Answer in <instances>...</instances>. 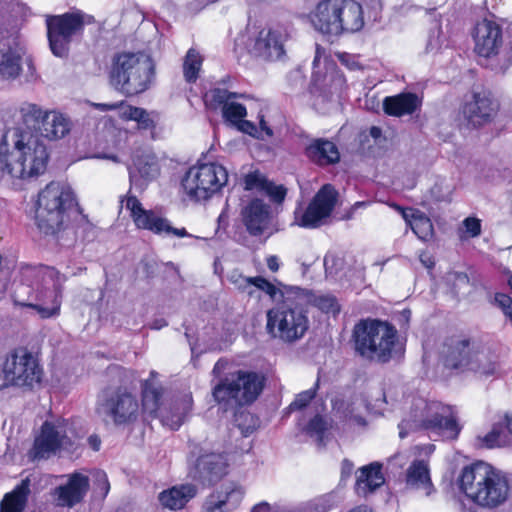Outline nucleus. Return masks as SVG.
Returning <instances> with one entry per match:
<instances>
[{"instance_id":"a211bd4d","label":"nucleus","mask_w":512,"mask_h":512,"mask_svg":"<svg viewBox=\"0 0 512 512\" xmlns=\"http://www.w3.org/2000/svg\"><path fill=\"white\" fill-rule=\"evenodd\" d=\"M83 19L78 13H67L47 19V33L52 53L63 57L68 52L74 34L82 29Z\"/></svg>"},{"instance_id":"b1692460","label":"nucleus","mask_w":512,"mask_h":512,"mask_svg":"<svg viewBox=\"0 0 512 512\" xmlns=\"http://www.w3.org/2000/svg\"><path fill=\"white\" fill-rule=\"evenodd\" d=\"M89 486V477L87 475L80 472L68 475L67 483L54 490L53 495L57 505L67 508L73 507L82 501L89 490Z\"/></svg>"},{"instance_id":"2eb2a0df","label":"nucleus","mask_w":512,"mask_h":512,"mask_svg":"<svg viewBox=\"0 0 512 512\" xmlns=\"http://www.w3.org/2000/svg\"><path fill=\"white\" fill-rule=\"evenodd\" d=\"M73 444V431L67 420L58 418L53 421H45L39 435L34 440L29 458L32 460L48 459L61 451L70 450Z\"/></svg>"},{"instance_id":"e433bc0d","label":"nucleus","mask_w":512,"mask_h":512,"mask_svg":"<svg viewBox=\"0 0 512 512\" xmlns=\"http://www.w3.org/2000/svg\"><path fill=\"white\" fill-rule=\"evenodd\" d=\"M30 495V479H23L12 491L6 493L0 502V512H23Z\"/></svg>"},{"instance_id":"680f3d73","label":"nucleus","mask_w":512,"mask_h":512,"mask_svg":"<svg viewBox=\"0 0 512 512\" xmlns=\"http://www.w3.org/2000/svg\"><path fill=\"white\" fill-rule=\"evenodd\" d=\"M88 441L93 450L98 451L100 449L101 441L97 436H95V435L90 436Z\"/></svg>"},{"instance_id":"dca6fc26","label":"nucleus","mask_w":512,"mask_h":512,"mask_svg":"<svg viewBox=\"0 0 512 512\" xmlns=\"http://www.w3.org/2000/svg\"><path fill=\"white\" fill-rule=\"evenodd\" d=\"M122 205L138 229L148 230L160 236L192 237L185 228H174L170 221L153 210L143 208L137 197L127 195L121 200Z\"/></svg>"},{"instance_id":"4be33fe9","label":"nucleus","mask_w":512,"mask_h":512,"mask_svg":"<svg viewBox=\"0 0 512 512\" xmlns=\"http://www.w3.org/2000/svg\"><path fill=\"white\" fill-rule=\"evenodd\" d=\"M340 0H320L307 15L311 26L319 33L338 37V4Z\"/></svg>"},{"instance_id":"2f4dec72","label":"nucleus","mask_w":512,"mask_h":512,"mask_svg":"<svg viewBox=\"0 0 512 512\" xmlns=\"http://www.w3.org/2000/svg\"><path fill=\"white\" fill-rule=\"evenodd\" d=\"M421 105V100L413 93H401L388 96L383 100V109L390 116L401 117L414 113Z\"/></svg>"},{"instance_id":"a18cd8bd","label":"nucleus","mask_w":512,"mask_h":512,"mask_svg":"<svg viewBox=\"0 0 512 512\" xmlns=\"http://www.w3.org/2000/svg\"><path fill=\"white\" fill-rule=\"evenodd\" d=\"M479 439L481 440L482 444L487 448L498 447L504 443L502 434L496 427H493V429L489 433H487L483 438Z\"/></svg>"},{"instance_id":"de8ad7c7","label":"nucleus","mask_w":512,"mask_h":512,"mask_svg":"<svg viewBox=\"0 0 512 512\" xmlns=\"http://www.w3.org/2000/svg\"><path fill=\"white\" fill-rule=\"evenodd\" d=\"M495 303L502 310L506 318L512 323V299L506 294L495 295Z\"/></svg>"},{"instance_id":"e2e57ef3","label":"nucleus","mask_w":512,"mask_h":512,"mask_svg":"<svg viewBox=\"0 0 512 512\" xmlns=\"http://www.w3.org/2000/svg\"><path fill=\"white\" fill-rule=\"evenodd\" d=\"M370 135L375 139L379 138L381 136V129L378 127H372L370 129Z\"/></svg>"},{"instance_id":"a878e982","label":"nucleus","mask_w":512,"mask_h":512,"mask_svg":"<svg viewBox=\"0 0 512 512\" xmlns=\"http://www.w3.org/2000/svg\"><path fill=\"white\" fill-rule=\"evenodd\" d=\"M496 111V105L485 93H475L463 106L462 114L469 124L480 126L490 121Z\"/></svg>"},{"instance_id":"bf43d9fd","label":"nucleus","mask_w":512,"mask_h":512,"mask_svg":"<svg viewBox=\"0 0 512 512\" xmlns=\"http://www.w3.org/2000/svg\"><path fill=\"white\" fill-rule=\"evenodd\" d=\"M227 362L224 360H218L213 368V374L218 376L225 370Z\"/></svg>"},{"instance_id":"412c9836","label":"nucleus","mask_w":512,"mask_h":512,"mask_svg":"<svg viewBox=\"0 0 512 512\" xmlns=\"http://www.w3.org/2000/svg\"><path fill=\"white\" fill-rule=\"evenodd\" d=\"M238 455V452H206L201 449L195 462L194 477L208 481L218 480L228 473L230 464L236 460Z\"/></svg>"},{"instance_id":"a19ab883","label":"nucleus","mask_w":512,"mask_h":512,"mask_svg":"<svg viewBox=\"0 0 512 512\" xmlns=\"http://www.w3.org/2000/svg\"><path fill=\"white\" fill-rule=\"evenodd\" d=\"M310 301L314 306L327 314L336 315L340 311L337 299L332 295L315 294L312 296Z\"/></svg>"},{"instance_id":"7c9ffc66","label":"nucleus","mask_w":512,"mask_h":512,"mask_svg":"<svg viewBox=\"0 0 512 512\" xmlns=\"http://www.w3.org/2000/svg\"><path fill=\"white\" fill-rule=\"evenodd\" d=\"M197 494V488L193 484H181L163 490L159 493L158 500L161 505L169 510H181Z\"/></svg>"},{"instance_id":"f3484780","label":"nucleus","mask_w":512,"mask_h":512,"mask_svg":"<svg viewBox=\"0 0 512 512\" xmlns=\"http://www.w3.org/2000/svg\"><path fill=\"white\" fill-rule=\"evenodd\" d=\"M337 195V191L332 185H324L305 211H295L293 225L310 229L323 225L335 207Z\"/></svg>"},{"instance_id":"37998d69","label":"nucleus","mask_w":512,"mask_h":512,"mask_svg":"<svg viewBox=\"0 0 512 512\" xmlns=\"http://www.w3.org/2000/svg\"><path fill=\"white\" fill-rule=\"evenodd\" d=\"M94 491L98 497L104 498L110 490V484L107 474L104 471L97 470L93 472Z\"/></svg>"},{"instance_id":"6e6552de","label":"nucleus","mask_w":512,"mask_h":512,"mask_svg":"<svg viewBox=\"0 0 512 512\" xmlns=\"http://www.w3.org/2000/svg\"><path fill=\"white\" fill-rule=\"evenodd\" d=\"M308 328L306 312L289 299L267 311L266 330L273 339L288 344L295 343L304 337Z\"/></svg>"},{"instance_id":"49530a36","label":"nucleus","mask_w":512,"mask_h":512,"mask_svg":"<svg viewBox=\"0 0 512 512\" xmlns=\"http://www.w3.org/2000/svg\"><path fill=\"white\" fill-rule=\"evenodd\" d=\"M334 500V496L333 495H324V496H321V497H318L314 500H312L310 503H309V506L307 507L308 509H311V510H331V509H334V505H333V501Z\"/></svg>"},{"instance_id":"864d4df0","label":"nucleus","mask_w":512,"mask_h":512,"mask_svg":"<svg viewBox=\"0 0 512 512\" xmlns=\"http://www.w3.org/2000/svg\"><path fill=\"white\" fill-rule=\"evenodd\" d=\"M466 232L471 237H476L481 233L480 220L474 217H468L463 222Z\"/></svg>"},{"instance_id":"393cba45","label":"nucleus","mask_w":512,"mask_h":512,"mask_svg":"<svg viewBox=\"0 0 512 512\" xmlns=\"http://www.w3.org/2000/svg\"><path fill=\"white\" fill-rule=\"evenodd\" d=\"M93 106L100 111L116 110L118 116L125 121H135L139 129H152L156 125V113L131 106L124 101L116 103H93Z\"/></svg>"},{"instance_id":"774afa93","label":"nucleus","mask_w":512,"mask_h":512,"mask_svg":"<svg viewBox=\"0 0 512 512\" xmlns=\"http://www.w3.org/2000/svg\"><path fill=\"white\" fill-rule=\"evenodd\" d=\"M368 205L367 202H356L354 205H353V209H357L359 207H366Z\"/></svg>"},{"instance_id":"69168bd1","label":"nucleus","mask_w":512,"mask_h":512,"mask_svg":"<svg viewBox=\"0 0 512 512\" xmlns=\"http://www.w3.org/2000/svg\"><path fill=\"white\" fill-rule=\"evenodd\" d=\"M506 427L510 434H512V413L506 416Z\"/></svg>"},{"instance_id":"5fc2aeb1","label":"nucleus","mask_w":512,"mask_h":512,"mask_svg":"<svg viewBox=\"0 0 512 512\" xmlns=\"http://www.w3.org/2000/svg\"><path fill=\"white\" fill-rule=\"evenodd\" d=\"M339 60L341 61L342 64H344L346 67H348L351 70H354V69H357L360 67L357 59L350 54H346V53L340 54Z\"/></svg>"},{"instance_id":"052dcab7","label":"nucleus","mask_w":512,"mask_h":512,"mask_svg":"<svg viewBox=\"0 0 512 512\" xmlns=\"http://www.w3.org/2000/svg\"><path fill=\"white\" fill-rule=\"evenodd\" d=\"M453 278L457 285H468L469 279L465 274L462 273H455L453 274Z\"/></svg>"},{"instance_id":"20e7f679","label":"nucleus","mask_w":512,"mask_h":512,"mask_svg":"<svg viewBox=\"0 0 512 512\" xmlns=\"http://www.w3.org/2000/svg\"><path fill=\"white\" fill-rule=\"evenodd\" d=\"M155 74L153 59L144 52H121L113 57L110 84L126 96L144 92Z\"/></svg>"},{"instance_id":"7ed1b4c3","label":"nucleus","mask_w":512,"mask_h":512,"mask_svg":"<svg viewBox=\"0 0 512 512\" xmlns=\"http://www.w3.org/2000/svg\"><path fill=\"white\" fill-rule=\"evenodd\" d=\"M355 350L365 359L387 363L403 353L397 329L379 320L366 319L353 330Z\"/></svg>"},{"instance_id":"f03ea898","label":"nucleus","mask_w":512,"mask_h":512,"mask_svg":"<svg viewBox=\"0 0 512 512\" xmlns=\"http://www.w3.org/2000/svg\"><path fill=\"white\" fill-rule=\"evenodd\" d=\"M37 276L33 289L24 284L16 287L13 303L34 310L40 319H56L61 314L63 285L67 278L53 267L40 268Z\"/></svg>"},{"instance_id":"9d476101","label":"nucleus","mask_w":512,"mask_h":512,"mask_svg":"<svg viewBox=\"0 0 512 512\" xmlns=\"http://www.w3.org/2000/svg\"><path fill=\"white\" fill-rule=\"evenodd\" d=\"M73 200L71 188L62 182H50L38 195L35 220L45 234H54L64 222V214Z\"/></svg>"},{"instance_id":"ddd939ff","label":"nucleus","mask_w":512,"mask_h":512,"mask_svg":"<svg viewBox=\"0 0 512 512\" xmlns=\"http://www.w3.org/2000/svg\"><path fill=\"white\" fill-rule=\"evenodd\" d=\"M345 84L346 80L335 63L327 60L324 49L317 46L313 60L311 87L315 108L323 110L324 103L334 96H339L344 90Z\"/></svg>"},{"instance_id":"aec40b11","label":"nucleus","mask_w":512,"mask_h":512,"mask_svg":"<svg viewBox=\"0 0 512 512\" xmlns=\"http://www.w3.org/2000/svg\"><path fill=\"white\" fill-rule=\"evenodd\" d=\"M288 34L281 27L263 28L251 40L249 48L256 56L267 60H279L285 54Z\"/></svg>"},{"instance_id":"9b49d317","label":"nucleus","mask_w":512,"mask_h":512,"mask_svg":"<svg viewBox=\"0 0 512 512\" xmlns=\"http://www.w3.org/2000/svg\"><path fill=\"white\" fill-rule=\"evenodd\" d=\"M228 182V172L215 162L197 163L188 169L182 179V189L194 201L211 198Z\"/></svg>"},{"instance_id":"c756f323","label":"nucleus","mask_w":512,"mask_h":512,"mask_svg":"<svg viewBox=\"0 0 512 512\" xmlns=\"http://www.w3.org/2000/svg\"><path fill=\"white\" fill-rule=\"evenodd\" d=\"M334 410L350 429H360L366 426L365 413L369 406L362 398H355L352 401L336 402Z\"/></svg>"},{"instance_id":"c9c22d12","label":"nucleus","mask_w":512,"mask_h":512,"mask_svg":"<svg viewBox=\"0 0 512 512\" xmlns=\"http://www.w3.org/2000/svg\"><path fill=\"white\" fill-rule=\"evenodd\" d=\"M158 173L159 167L155 157H138L134 160L133 166L129 169L130 182L132 185L141 188L144 182L156 178Z\"/></svg>"},{"instance_id":"6ab92c4d","label":"nucleus","mask_w":512,"mask_h":512,"mask_svg":"<svg viewBox=\"0 0 512 512\" xmlns=\"http://www.w3.org/2000/svg\"><path fill=\"white\" fill-rule=\"evenodd\" d=\"M98 411L110 416L114 423L124 424L137 419L140 406L133 394L120 389L101 402Z\"/></svg>"},{"instance_id":"09e8293b","label":"nucleus","mask_w":512,"mask_h":512,"mask_svg":"<svg viewBox=\"0 0 512 512\" xmlns=\"http://www.w3.org/2000/svg\"><path fill=\"white\" fill-rule=\"evenodd\" d=\"M263 190L275 202H281L286 195V190L283 186L275 185L267 181L263 187Z\"/></svg>"},{"instance_id":"4c0bfd02","label":"nucleus","mask_w":512,"mask_h":512,"mask_svg":"<svg viewBox=\"0 0 512 512\" xmlns=\"http://www.w3.org/2000/svg\"><path fill=\"white\" fill-rule=\"evenodd\" d=\"M21 71V55L16 48L0 42V79L16 78Z\"/></svg>"},{"instance_id":"8fccbe9b","label":"nucleus","mask_w":512,"mask_h":512,"mask_svg":"<svg viewBox=\"0 0 512 512\" xmlns=\"http://www.w3.org/2000/svg\"><path fill=\"white\" fill-rule=\"evenodd\" d=\"M229 280L238 288L244 291H247L249 295L253 294V291L251 289V281L252 277H244L241 274H238L236 272H233L229 276Z\"/></svg>"},{"instance_id":"39448f33","label":"nucleus","mask_w":512,"mask_h":512,"mask_svg":"<svg viewBox=\"0 0 512 512\" xmlns=\"http://www.w3.org/2000/svg\"><path fill=\"white\" fill-rule=\"evenodd\" d=\"M446 365L461 371H472L479 377L500 376L502 367L497 355L478 341L454 336L446 343Z\"/></svg>"},{"instance_id":"f704fd0d","label":"nucleus","mask_w":512,"mask_h":512,"mask_svg":"<svg viewBox=\"0 0 512 512\" xmlns=\"http://www.w3.org/2000/svg\"><path fill=\"white\" fill-rule=\"evenodd\" d=\"M393 207L402 214L405 222L419 239L426 241L432 237V222L423 212L413 208L403 209L398 205H393Z\"/></svg>"},{"instance_id":"6e6d98bb","label":"nucleus","mask_w":512,"mask_h":512,"mask_svg":"<svg viewBox=\"0 0 512 512\" xmlns=\"http://www.w3.org/2000/svg\"><path fill=\"white\" fill-rule=\"evenodd\" d=\"M283 507L280 506L279 504L275 503V504H270L268 502H260L256 505H254V507L252 508V511L251 512H267V511H270V510H280L282 509Z\"/></svg>"},{"instance_id":"3c124183","label":"nucleus","mask_w":512,"mask_h":512,"mask_svg":"<svg viewBox=\"0 0 512 512\" xmlns=\"http://www.w3.org/2000/svg\"><path fill=\"white\" fill-rule=\"evenodd\" d=\"M315 396V392L312 389L301 392L297 395L296 399L291 403L290 408L301 409L305 407Z\"/></svg>"},{"instance_id":"bb28decb","label":"nucleus","mask_w":512,"mask_h":512,"mask_svg":"<svg viewBox=\"0 0 512 512\" xmlns=\"http://www.w3.org/2000/svg\"><path fill=\"white\" fill-rule=\"evenodd\" d=\"M270 218V207L259 199L252 200L242 210L243 223L254 236L261 235L268 228Z\"/></svg>"},{"instance_id":"0e129e2a","label":"nucleus","mask_w":512,"mask_h":512,"mask_svg":"<svg viewBox=\"0 0 512 512\" xmlns=\"http://www.w3.org/2000/svg\"><path fill=\"white\" fill-rule=\"evenodd\" d=\"M97 158H102V159H109V160H112L114 162H118V158L116 155H112V154H101V155H97L96 156Z\"/></svg>"},{"instance_id":"c85d7f7f","label":"nucleus","mask_w":512,"mask_h":512,"mask_svg":"<svg viewBox=\"0 0 512 512\" xmlns=\"http://www.w3.org/2000/svg\"><path fill=\"white\" fill-rule=\"evenodd\" d=\"M384 483L385 477L382 472V464L372 462L358 469L355 492L358 496L367 497L383 486Z\"/></svg>"},{"instance_id":"603ef678","label":"nucleus","mask_w":512,"mask_h":512,"mask_svg":"<svg viewBox=\"0 0 512 512\" xmlns=\"http://www.w3.org/2000/svg\"><path fill=\"white\" fill-rule=\"evenodd\" d=\"M266 181L256 173H250L245 177L244 184L246 190H253L255 188L263 189Z\"/></svg>"},{"instance_id":"cd10ccee","label":"nucleus","mask_w":512,"mask_h":512,"mask_svg":"<svg viewBox=\"0 0 512 512\" xmlns=\"http://www.w3.org/2000/svg\"><path fill=\"white\" fill-rule=\"evenodd\" d=\"M338 36L360 31L364 26L363 8L356 0H340L338 4Z\"/></svg>"},{"instance_id":"f257e3e1","label":"nucleus","mask_w":512,"mask_h":512,"mask_svg":"<svg viewBox=\"0 0 512 512\" xmlns=\"http://www.w3.org/2000/svg\"><path fill=\"white\" fill-rule=\"evenodd\" d=\"M456 484L468 502L482 509H497L510 496L506 475L483 461L463 467Z\"/></svg>"},{"instance_id":"79ce46f5","label":"nucleus","mask_w":512,"mask_h":512,"mask_svg":"<svg viewBox=\"0 0 512 512\" xmlns=\"http://www.w3.org/2000/svg\"><path fill=\"white\" fill-rule=\"evenodd\" d=\"M330 427V424L321 416L314 417L308 427L307 431L312 436L315 437L319 442H322L325 431H327Z\"/></svg>"},{"instance_id":"5701e85b","label":"nucleus","mask_w":512,"mask_h":512,"mask_svg":"<svg viewBox=\"0 0 512 512\" xmlns=\"http://www.w3.org/2000/svg\"><path fill=\"white\" fill-rule=\"evenodd\" d=\"M474 51L482 57H491L502 46V31L498 24L484 20L479 22L473 32Z\"/></svg>"},{"instance_id":"473e14b6","label":"nucleus","mask_w":512,"mask_h":512,"mask_svg":"<svg viewBox=\"0 0 512 512\" xmlns=\"http://www.w3.org/2000/svg\"><path fill=\"white\" fill-rule=\"evenodd\" d=\"M242 492L234 488H225L213 492L205 501V508L207 512H214L221 510L222 512H229L238 508L242 500Z\"/></svg>"},{"instance_id":"338daca9","label":"nucleus","mask_w":512,"mask_h":512,"mask_svg":"<svg viewBox=\"0 0 512 512\" xmlns=\"http://www.w3.org/2000/svg\"><path fill=\"white\" fill-rule=\"evenodd\" d=\"M421 261L427 268H432L434 265L430 258L424 259L423 256H421Z\"/></svg>"},{"instance_id":"ea45409f","label":"nucleus","mask_w":512,"mask_h":512,"mask_svg":"<svg viewBox=\"0 0 512 512\" xmlns=\"http://www.w3.org/2000/svg\"><path fill=\"white\" fill-rule=\"evenodd\" d=\"M203 64L202 55L194 48H190L183 61V75L187 82H195Z\"/></svg>"},{"instance_id":"0eeeda50","label":"nucleus","mask_w":512,"mask_h":512,"mask_svg":"<svg viewBox=\"0 0 512 512\" xmlns=\"http://www.w3.org/2000/svg\"><path fill=\"white\" fill-rule=\"evenodd\" d=\"M237 97L236 93L226 89L214 88L204 94L203 100L207 108L211 110L221 109L223 118L240 132L261 140L272 137L273 131L267 125L263 116L259 117V127L244 119L247 110L244 105L235 101Z\"/></svg>"},{"instance_id":"423d86ee","label":"nucleus","mask_w":512,"mask_h":512,"mask_svg":"<svg viewBox=\"0 0 512 512\" xmlns=\"http://www.w3.org/2000/svg\"><path fill=\"white\" fill-rule=\"evenodd\" d=\"M426 429L446 438L457 437L460 428L451 407L437 401L427 402L418 398L399 424V436L404 438L410 431Z\"/></svg>"},{"instance_id":"4d7b16f0","label":"nucleus","mask_w":512,"mask_h":512,"mask_svg":"<svg viewBox=\"0 0 512 512\" xmlns=\"http://www.w3.org/2000/svg\"><path fill=\"white\" fill-rule=\"evenodd\" d=\"M354 465L351 461L345 459L341 464V472L343 477H349L352 473Z\"/></svg>"},{"instance_id":"1a4fd4ad","label":"nucleus","mask_w":512,"mask_h":512,"mask_svg":"<svg viewBox=\"0 0 512 512\" xmlns=\"http://www.w3.org/2000/svg\"><path fill=\"white\" fill-rule=\"evenodd\" d=\"M156 373L151 372L150 378L143 384L142 410L153 417L160 418L164 426L172 430L178 429L192 409L191 394H185L181 400L169 407L162 401L163 389L155 380Z\"/></svg>"},{"instance_id":"f8f14e48","label":"nucleus","mask_w":512,"mask_h":512,"mask_svg":"<svg viewBox=\"0 0 512 512\" xmlns=\"http://www.w3.org/2000/svg\"><path fill=\"white\" fill-rule=\"evenodd\" d=\"M264 387V377L255 372L238 371L213 388V397L225 406H243L254 402Z\"/></svg>"},{"instance_id":"72a5a7b5","label":"nucleus","mask_w":512,"mask_h":512,"mask_svg":"<svg viewBox=\"0 0 512 512\" xmlns=\"http://www.w3.org/2000/svg\"><path fill=\"white\" fill-rule=\"evenodd\" d=\"M306 156L314 163L325 166L339 161L340 153L336 145L324 139H315L306 147Z\"/></svg>"},{"instance_id":"4468645a","label":"nucleus","mask_w":512,"mask_h":512,"mask_svg":"<svg viewBox=\"0 0 512 512\" xmlns=\"http://www.w3.org/2000/svg\"><path fill=\"white\" fill-rule=\"evenodd\" d=\"M3 386L31 390L39 385L43 369L38 359L27 349H17L7 356L2 367Z\"/></svg>"},{"instance_id":"58836bf2","label":"nucleus","mask_w":512,"mask_h":512,"mask_svg":"<svg viewBox=\"0 0 512 512\" xmlns=\"http://www.w3.org/2000/svg\"><path fill=\"white\" fill-rule=\"evenodd\" d=\"M407 484L413 488L421 489L430 495L433 486L430 479L428 464L425 461H414L407 470Z\"/></svg>"},{"instance_id":"13d9d810","label":"nucleus","mask_w":512,"mask_h":512,"mask_svg":"<svg viewBox=\"0 0 512 512\" xmlns=\"http://www.w3.org/2000/svg\"><path fill=\"white\" fill-rule=\"evenodd\" d=\"M268 268L272 272H277L279 270L280 264H279V258L275 255H271L266 260Z\"/></svg>"},{"instance_id":"c03bdc74","label":"nucleus","mask_w":512,"mask_h":512,"mask_svg":"<svg viewBox=\"0 0 512 512\" xmlns=\"http://www.w3.org/2000/svg\"><path fill=\"white\" fill-rule=\"evenodd\" d=\"M252 287H255L256 289L263 291L272 299H275L277 294L280 292L274 283L268 281L267 279L261 276L252 277L251 288Z\"/></svg>"}]
</instances>
